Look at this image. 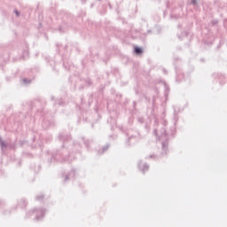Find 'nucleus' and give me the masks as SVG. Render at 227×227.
I'll list each match as a JSON object with an SVG mask.
<instances>
[{
  "label": "nucleus",
  "mask_w": 227,
  "mask_h": 227,
  "mask_svg": "<svg viewBox=\"0 0 227 227\" xmlns=\"http://www.w3.org/2000/svg\"><path fill=\"white\" fill-rule=\"evenodd\" d=\"M168 126V121H163L162 122V128L160 129H154V136H156L157 138L164 139V141H168V136H173L175 134V128L173 127L169 131L166 129Z\"/></svg>",
  "instance_id": "nucleus-1"
},
{
  "label": "nucleus",
  "mask_w": 227,
  "mask_h": 227,
  "mask_svg": "<svg viewBox=\"0 0 227 227\" xmlns=\"http://www.w3.org/2000/svg\"><path fill=\"white\" fill-rule=\"evenodd\" d=\"M29 215H35V221H40L41 219H43V215H45V209L43 208H35L32 211L28 212Z\"/></svg>",
  "instance_id": "nucleus-2"
},
{
  "label": "nucleus",
  "mask_w": 227,
  "mask_h": 227,
  "mask_svg": "<svg viewBox=\"0 0 227 227\" xmlns=\"http://www.w3.org/2000/svg\"><path fill=\"white\" fill-rule=\"evenodd\" d=\"M54 159L58 160V162H72V158H63L62 154H56Z\"/></svg>",
  "instance_id": "nucleus-3"
},
{
  "label": "nucleus",
  "mask_w": 227,
  "mask_h": 227,
  "mask_svg": "<svg viewBox=\"0 0 227 227\" xmlns=\"http://www.w3.org/2000/svg\"><path fill=\"white\" fill-rule=\"evenodd\" d=\"M142 161L138 162V169L142 171V173H145V171H148L150 169V166H148L146 163H144L143 167L141 166Z\"/></svg>",
  "instance_id": "nucleus-4"
},
{
  "label": "nucleus",
  "mask_w": 227,
  "mask_h": 227,
  "mask_svg": "<svg viewBox=\"0 0 227 227\" xmlns=\"http://www.w3.org/2000/svg\"><path fill=\"white\" fill-rule=\"evenodd\" d=\"M70 178H75V169H71L69 175H66L65 182H68V179Z\"/></svg>",
  "instance_id": "nucleus-5"
},
{
  "label": "nucleus",
  "mask_w": 227,
  "mask_h": 227,
  "mask_svg": "<svg viewBox=\"0 0 227 227\" xmlns=\"http://www.w3.org/2000/svg\"><path fill=\"white\" fill-rule=\"evenodd\" d=\"M59 139L60 141H70V139H72V137L70 136H65V135H59Z\"/></svg>",
  "instance_id": "nucleus-6"
},
{
  "label": "nucleus",
  "mask_w": 227,
  "mask_h": 227,
  "mask_svg": "<svg viewBox=\"0 0 227 227\" xmlns=\"http://www.w3.org/2000/svg\"><path fill=\"white\" fill-rule=\"evenodd\" d=\"M0 146H1L2 152H4V149L6 148V146H8V144L3 141V138L1 137H0Z\"/></svg>",
  "instance_id": "nucleus-7"
},
{
  "label": "nucleus",
  "mask_w": 227,
  "mask_h": 227,
  "mask_svg": "<svg viewBox=\"0 0 227 227\" xmlns=\"http://www.w3.org/2000/svg\"><path fill=\"white\" fill-rule=\"evenodd\" d=\"M134 51H135V53H137V54H143V49L140 48L139 46H136V47L134 48Z\"/></svg>",
  "instance_id": "nucleus-8"
},
{
  "label": "nucleus",
  "mask_w": 227,
  "mask_h": 227,
  "mask_svg": "<svg viewBox=\"0 0 227 227\" xmlns=\"http://www.w3.org/2000/svg\"><path fill=\"white\" fill-rule=\"evenodd\" d=\"M20 203H21V204H20V207L21 208H26V207H27V203L26 202V200H20Z\"/></svg>",
  "instance_id": "nucleus-9"
},
{
  "label": "nucleus",
  "mask_w": 227,
  "mask_h": 227,
  "mask_svg": "<svg viewBox=\"0 0 227 227\" xmlns=\"http://www.w3.org/2000/svg\"><path fill=\"white\" fill-rule=\"evenodd\" d=\"M161 145L163 152H166L168 150V145L166 144V142H162Z\"/></svg>",
  "instance_id": "nucleus-10"
},
{
  "label": "nucleus",
  "mask_w": 227,
  "mask_h": 227,
  "mask_svg": "<svg viewBox=\"0 0 227 227\" xmlns=\"http://www.w3.org/2000/svg\"><path fill=\"white\" fill-rule=\"evenodd\" d=\"M23 82H24V84H31V80H29L27 78H24Z\"/></svg>",
  "instance_id": "nucleus-11"
},
{
  "label": "nucleus",
  "mask_w": 227,
  "mask_h": 227,
  "mask_svg": "<svg viewBox=\"0 0 227 227\" xmlns=\"http://www.w3.org/2000/svg\"><path fill=\"white\" fill-rule=\"evenodd\" d=\"M35 199H36L37 201H41V200H43V194L37 195V196L35 197Z\"/></svg>",
  "instance_id": "nucleus-12"
},
{
  "label": "nucleus",
  "mask_w": 227,
  "mask_h": 227,
  "mask_svg": "<svg viewBox=\"0 0 227 227\" xmlns=\"http://www.w3.org/2000/svg\"><path fill=\"white\" fill-rule=\"evenodd\" d=\"M108 148H109V145H105V146L102 148V153H104L105 152H107Z\"/></svg>",
  "instance_id": "nucleus-13"
},
{
  "label": "nucleus",
  "mask_w": 227,
  "mask_h": 227,
  "mask_svg": "<svg viewBox=\"0 0 227 227\" xmlns=\"http://www.w3.org/2000/svg\"><path fill=\"white\" fill-rule=\"evenodd\" d=\"M192 4H193V6H196V4H198V0H192Z\"/></svg>",
  "instance_id": "nucleus-14"
},
{
  "label": "nucleus",
  "mask_w": 227,
  "mask_h": 227,
  "mask_svg": "<svg viewBox=\"0 0 227 227\" xmlns=\"http://www.w3.org/2000/svg\"><path fill=\"white\" fill-rule=\"evenodd\" d=\"M148 159H157V156L153 155V154H151Z\"/></svg>",
  "instance_id": "nucleus-15"
},
{
  "label": "nucleus",
  "mask_w": 227,
  "mask_h": 227,
  "mask_svg": "<svg viewBox=\"0 0 227 227\" xmlns=\"http://www.w3.org/2000/svg\"><path fill=\"white\" fill-rule=\"evenodd\" d=\"M24 54H26V57H27V58L29 57V51H24Z\"/></svg>",
  "instance_id": "nucleus-16"
},
{
  "label": "nucleus",
  "mask_w": 227,
  "mask_h": 227,
  "mask_svg": "<svg viewBox=\"0 0 227 227\" xmlns=\"http://www.w3.org/2000/svg\"><path fill=\"white\" fill-rule=\"evenodd\" d=\"M14 13H16L17 17H19V15H20V13L19 12V11L15 10Z\"/></svg>",
  "instance_id": "nucleus-17"
},
{
  "label": "nucleus",
  "mask_w": 227,
  "mask_h": 227,
  "mask_svg": "<svg viewBox=\"0 0 227 227\" xmlns=\"http://www.w3.org/2000/svg\"><path fill=\"white\" fill-rule=\"evenodd\" d=\"M43 129H47L49 127V125H45V122H43Z\"/></svg>",
  "instance_id": "nucleus-18"
},
{
  "label": "nucleus",
  "mask_w": 227,
  "mask_h": 227,
  "mask_svg": "<svg viewBox=\"0 0 227 227\" xmlns=\"http://www.w3.org/2000/svg\"><path fill=\"white\" fill-rule=\"evenodd\" d=\"M132 137H134V136H131L129 138H128V141H129L130 139H132Z\"/></svg>",
  "instance_id": "nucleus-19"
},
{
  "label": "nucleus",
  "mask_w": 227,
  "mask_h": 227,
  "mask_svg": "<svg viewBox=\"0 0 227 227\" xmlns=\"http://www.w3.org/2000/svg\"><path fill=\"white\" fill-rule=\"evenodd\" d=\"M166 90H168V86L165 85Z\"/></svg>",
  "instance_id": "nucleus-20"
},
{
  "label": "nucleus",
  "mask_w": 227,
  "mask_h": 227,
  "mask_svg": "<svg viewBox=\"0 0 227 227\" xmlns=\"http://www.w3.org/2000/svg\"><path fill=\"white\" fill-rule=\"evenodd\" d=\"M164 74H166V70H163Z\"/></svg>",
  "instance_id": "nucleus-21"
}]
</instances>
